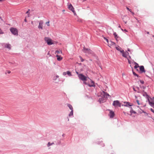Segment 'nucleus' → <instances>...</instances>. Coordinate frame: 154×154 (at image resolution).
<instances>
[{"instance_id":"obj_18","label":"nucleus","mask_w":154,"mask_h":154,"mask_svg":"<svg viewBox=\"0 0 154 154\" xmlns=\"http://www.w3.org/2000/svg\"><path fill=\"white\" fill-rule=\"evenodd\" d=\"M108 45L109 47H110L111 46H112L115 44V43L112 42H110L109 43V42L108 43Z\"/></svg>"},{"instance_id":"obj_2","label":"nucleus","mask_w":154,"mask_h":154,"mask_svg":"<svg viewBox=\"0 0 154 154\" xmlns=\"http://www.w3.org/2000/svg\"><path fill=\"white\" fill-rule=\"evenodd\" d=\"M79 79L84 82V83L87 80V79H89V77L85 76L82 74H80L79 75Z\"/></svg>"},{"instance_id":"obj_10","label":"nucleus","mask_w":154,"mask_h":154,"mask_svg":"<svg viewBox=\"0 0 154 154\" xmlns=\"http://www.w3.org/2000/svg\"><path fill=\"white\" fill-rule=\"evenodd\" d=\"M124 104H122V105L123 106H127L128 107H129V106H132V104H131L129 102H124Z\"/></svg>"},{"instance_id":"obj_45","label":"nucleus","mask_w":154,"mask_h":154,"mask_svg":"<svg viewBox=\"0 0 154 154\" xmlns=\"http://www.w3.org/2000/svg\"><path fill=\"white\" fill-rule=\"evenodd\" d=\"M128 63H129V64H131V61H130V60H128Z\"/></svg>"},{"instance_id":"obj_31","label":"nucleus","mask_w":154,"mask_h":154,"mask_svg":"<svg viewBox=\"0 0 154 154\" xmlns=\"http://www.w3.org/2000/svg\"><path fill=\"white\" fill-rule=\"evenodd\" d=\"M4 33L2 31V30L0 29V35Z\"/></svg>"},{"instance_id":"obj_37","label":"nucleus","mask_w":154,"mask_h":154,"mask_svg":"<svg viewBox=\"0 0 154 154\" xmlns=\"http://www.w3.org/2000/svg\"><path fill=\"white\" fill-rule=\"evenodd\" d=\"M140 82L142 84H143L144 83V81H143L140 80Z\"/></svg>"},{"instance_id":"obj_44","label":"nucleus","mask_w":154,"mask_h":154,"mask_svg":"<svg viewBox=\"0 0 154 154\" xmlns=\"http://www.w3.org/2000/svg\"><path fill=\"white\" fill-rule=\"evenodd\" d=\"M24 21L26 22H27V20L26 18H25V20H24Z\"/></svg>"},{"instance_id":"obj_36","label":"nucleus","mask_w":154,"mask_h":154,"mask_svg":"<svg viewBox=\"0 0 154 154\" xmlns=\"http://www.w3.org/2000/svg\"><path fill=\"white\" fill-rule=\"evenodd\" d=\"M130 112L131 113V114L132 112L134 113H135V112L134 111H133V110H131Z\"/></svg>"},{"instance_id":"obj_16","label":"nucleus","mask_w":154,"mask_h":154,"mask_svg":"<svg viewBox=\"0 0 154 154\" xmlns=\"http://www.w3.org/2000/svg\"><path fill=\"white\" fill-rule=\"evenodd\" d=\"M56 56L57 57V60L58 61H60L63 59V57H62L58 55H57Z\"/></svg>"},{"instance_id":"obj_24","label":"nucleus","mask_w":154,"mask_h":154,"mask_svg":"<svg viewBox=\"0 0 154 154\" xmlns=\"http://www.w3.org/2000/svg\"><path fill=\"white\" fill-rule=\"evenodd\" d=\"M67 74L69 76H72V74L71 73V72L68 71L67 72Z\"/></svg>"},{"instance_id":"obj_13","label":"nucleus","mask_w":154,"mask_h":154,"mask_svg":"<svg viewBox=\"0 0 154 154\" xmlns=\"http://www.w3.org/2000/svg\"><path fill=\"white\" fill-rule=\"evenodd\" d=\"M43 21L42 20H41L39 22V25L38 26V28L39 29H43Z\"/></svg>"},{"instance_id":"obj_38","label":"nucleus","mask_w":154,"mask_h":154,"mask_svg":"<svg viewBox=\"0 0 154 154\" xmlns=\"http://www.w3.org/2000/svg\"><path fill=\"white\" fill-rule=\"evenodd\" d=\"M150 110L151 111H152V112H153L154 113V110L152 109H151Z\"/></svg>"},{"instance_id":"obj_50","label":"nucleus","mask_w":154,"mask_h":154,"mask_svg":"<svg viewBox=\"0 0 154 154\" xmlns=\"http://www.w3.org/2000/svg\"><path fill=\"white\" fill-rule=\"evenodd\" d=\"M135 98L136 99H137V97L136 96H135Z\"/></svg>"},{"instance_id":"obj_51","label":"nucleus","mask_w":154,"mask_h":154,"mask_svg":"<svg viewBox=\"0 0 154 154\" xmlns=\"http://www.w3.org/2000/svg\"><path fill=\"white\" fill-rule=\"evenodd\" d=\"M128 51H130V50L129 49H128Z\"/></svg>"},{"instance_id":"obj_43","label":"nucleus","mask_w":154,"mask_h":154,"mask_svg":"<svg viewBox=\"0 0 154 154\" xmlns=\"http://www.w3.org/2000/svg\"><path fill=\"white\" fill-rule=\"evenodd\" d=\"M133 89L134 90V91H137V90L135 89V88H133Z\"/></svg>"},{"instance_id":"obj_21","label":"nucleus","mask_w":154,"mask_h":154,"mask_svg":"<svg viewBox=\"0 0 154 154\" xmlns=\"http://www.w3.org/2000/svg\"><path fill=\"white\" fill-rule=\"evenodd\" d=\"M55 53H57L58 54H59L60 53L61 54H62V51L61 50H57V51H56Z\"/></svg>"},{"instance_id":"obj_9","label":"nucleus","mask_w":154,"mask_h":154,"mask_svg":"<svg viewBox=\"0 0 154 154\" xmlns=\"http://www.w3.org/2000/svg\"><path fill=\"white\" fill-rule=\"evenodd\" d=\"M90 83H88L86 82H85V84L86 85H88L90 87H94L95 86L94 84V82L91 80V79H90Z\"/></svg>"},{"instance_id":"obj_52","label":"nucleus","mask_w":154,"mask_h":154,"mask_svg":"<svg viewBox=\"0 0 154 154\" xmlns=\"http://www.w3.org/2000/svg\"><path fill=\"white\" fill-rule=\"evenodd\" d=\"M147 33L148 34H149V32H147Z\"/></svg>"},{"instance_id":"obj_29","label":"nucleus","mask_w":154,"mask_h":154,"mask_svg":"<svg viewBox=\"0 0 154 154\" xmlns=\"http://www.w3.org/2000/svg\"><path fill=\"white\" fill-rule=\"evenodd\" d=\"M54 144L53 143H51L50 142H48V147L50 146L51 145H52V144Z\"/></svg>"},{"instance_id":"obj_25","label":"nucleus","mask_w":154,"mask_h":154,"mask_svg":"<svg viewBox=\"0 0 154 154\" xmlns=\"http://www.w3.org/2000/svg\"><path fill=\"white\" fill-rule=\"evenodd\" d=\"M73 115V110H71V112H70V113L69 114V116H72Z\"/></svg>"},{"instance_id":"obj_30","label":"nucleus","mask_w":154,"mask_h":154,"mask_svg":"<svg viewBox=\"0 0 154 154\" xmlns=\"http://www.w3.org/2000/svg\"><path fill=\"white\" fill-rule=\"evenodd\" d=\"M79 57L80 59V60L81 62H82L84 61V59H83L81 56H79Z\"/></svg>"},{"instance_id":"obj_12","label":"nucleus","mask_w":154,"mask_h":154,"mask_svg":"<svg viewBox=\"0 0 154 154\" xmlns=\"http://www.w3.org/2000/svg\"><path fill=\"white\" fill-rule=\"evenodd\" d=\"M109 116L110 118H112L114 116L115 114L114 112L111 110H109Z\"/></svg>"},{"instance_id":"obj_35","label":"nucleus","mask_w":154,"mask_h":154,"mask_svg":"<svg viewBox=\"0 0 154 154\" xmlns=\"http://www.w3.org/2000/svg\"><path fill=\"white\" fill-rule=\"evenodd\" d=\"M67 74V72H64L63 73V75H66Z\"/></svg>"},{"instance_id":"obj_49","label":"nucleus","mask_w":154,"mask_h":154,"mask_svg":"<svg viewBox=\"0 0 154 154\" xmlns=\"http://www.w3.org/2000/svg\"><path fill=\"white\" fill-rule=\"evenodd\" d=\"M123 112L125 114V115H126V113L125 112Z\"/></svg>"},{"instance_id":"obj_28","label":"nucleus","mask_w":154,"mask_h":154,"mask_svg":"<svg viewBox=\"0 0 154 154\" xmlns=\"http://www.w3.org/2000/svg\"><path fill=\"white\" fill-rule=\"evenodd\" d=\"M47 55H48V56H47V57H51V54L50 53V51H49L48 52V53H47Z\"/></svg>"},{"instance_id":"obj_33","label":"nucleus","mask_w":154,"mask_h":154,"mask_svg":"<svg viewBox=\"0 0 154 154\" xmlns=\"http://www.w3.org/2000/svg\"><path fill=\"white\" fill-rule=\"evenodd\" d=\"M104 39H105L106 40V41L108 43H109L108 40L105 37H104Z\"/></svg>"},{"instance_id":"obj_32","label":"nucleus","mask_w":154,"mask_h":154,"mask_svg":"<svg viewBox=\"0 0 154 154\" xmlns=\"http://www.w3.org/2000/svg\"><path fill=\"white\" fill-rule=\"evenodd\" d=\"M46 24L48 26H50V24H49V21H48L47 22H46Z\"/></svg>"},{"instance_id":"obj_56","label":"nucleus","mask_w":154,"mask_h":154,"mask_svg":"<svg viewBox=\"0 0 154 154\" xmlns=\"http://www.w3.org/2000/svg\"><path fill=\"white\" fill-rule=\"evenodd\" d=\"M125 23H127V22L126 21Z\"/></svg>"},{"instance_id":"obj_42","label":"nucleus","mask_w":154,"mask_h":154,"mask_svg":"<svg viewBox=\"0 0 154 154\" xmlns=\"http://www.w3.org/2000/svg\"><path fill=\"white\" fill-rule=\"evenodd\" d=\"M134 64H135V65H138V64L135 62H134Z\"/></svg>"},{"instance_id":"obj_4","label":"nucleus","mask_w":154,"mask_h":154,"mask_svg":"<svg viewBox=\"0 0 154 154\" xmlns=\"http://www.w3.org/2000/svg\"><path fill=\"white\" fill-rule=\"evenodd\" d=\"M10 31L14 35H17L18 32L17 29L14 27H11L10 29Z\"/></svg>"},{"instance_id":"obj_27","label":"nucleus","mask_w":154,"mask_h":154,"mask_svg":"<svg viewBox=\"0 0 154 154\" xmlns=\"http://www.w3.org/2000/svg\"><path fill=\"white\" fill-rule=\"evenodd\" d=\"M140 66H139V65H135L134 66V68L135 69H137V70L138 71V69H137V68H138V67H139Z\"/></svg>"},{"instance_id":"obj_23","label":"nucleus","mask_w":154,"mask_h":154,"mask_svg":"<svg viewBox=\"0 0 154 154\" xmlns=\"http://www.w3.org/2000/svg\"><path fill=\"white\" fill-rule=\"evenodd\" d=\"M67 106H68V107L71 110H73V107L72 106L70 105V104H67Z\"/></svg>"},{"instance_id":"obj_6","label":"nucleus","mask_w":154,"mask_h":154,"mask_svg":"<svg viewBox=\"0 0 154 154\" xmlns=\"http://www.w3.org/2000/svg\"><path fill=\"white\" fill-rule=\"evenodd\" d=\"M83 51L84 53L88 54H93V51L90 49L86 48H84L83 50Z\"/></svg>"},{"instance_id":"obj_1","label":"nucleus","mask_w":154,"mask_h":154,"mask_svg":"<svg viewBox=\"0 0 154 154\" xmlns=\"http://www.w3.org/2000/svg\"><path fill=\"white\" fill-rule=\"evenodd\" d=\"M109 94L105 92L104 91H102L100 93V94L99 98V101L100 103H103L105 101L106 99L107 98V96H109Z\"/></svg>"},{"instance_id":"obj_11","label":"nucleus","mask_w":154,"mask_h":154,"mask_svg":"<svg viewBox=\"0 0 154 154\" xmlns=\"http://www.w3.org/2000/svg\"><path fill=\"white\" fill-rule=\"evenodd\" d=\"M136 102L138 105H139L141 106H144L143 104V103L142 102V100L141 99L139 100L138 99L136 100Z\"/></svg>"},{"instance_id":"obj_20","label":"nucleus","mask_w":154,"mask_h":154,"mask_svg":"<svg viewBox=\"0 0 154 154\" xmlns=\"http://www.w3.org/2000/svg\"><path fill=\"white\" fill-rule=\"evenodd\" d=\"M5 47L7 48H9V49H11V45L9 44H6L5 45Z\"/></svg>"},{"instance_id":"obj_14","label":"nucleus","mask_w":154,"mask_h":154,"mask_svg":"<svg viewBox=\"0 0 154 154\" xmlns=\"http://www.w3.org/2000/svg\"><path fill=\"white\" fill-rule=\"evenodd\" d=\"M140 70L141 73L145 72L144 67L143 66H140Z\"/></svg>"},{"instance_id":"obj_48","label":"nucleus","mask_w":154,"mask_h":154,"mask_svg":"<svg viewBox=\"0 0 154 154\" xmlns=\"http://www.w3.org/2000/svg\"><path fill=\"white\" fill-rule=\"evenodd\" d=\"M59 77V76H58V75H56V78H58Z\"/></svg>"},{"instance_id":"obj_3","label":"nucleus","mask_w":154,"mask_h":154,"mask_svg":"<svg viewBox=\"0 0 154 154\" xmlns=\"http://www.w3.org/2000/svg\"><path fill=\"white\" fill-rule=\"evenodd\" d=\"M45 41L47 43L48 45H51L54 44L52 40L50 38L45 37L44 38Z\"/></svg>"},{"instance_id":"obj_39","label":"nucleus","mask_w":154,"mask_h":154,"mask_svg":"<svg viewBox=\"0 0 154 154\" xmlns=\"http://www.w3.org/2000/svg\"><path fill=\"white\" fill-rule=\"evenodd\" d=\"M76 72V74L78 75V76L79 77V75L80 74H79V73L77 72Z\"/></svg>"},{"instance_id":"obj_15","label":"nucleus","mask_w":154,"mask_h":154,"mask_svg":"<svg viewBox=\"0 0 154 154\" xmlns=\"http://www.w3.org/2000/svg\"><path fill=\"white\" fill-rule=\"evenodd\" d=\"M142 93L143 95V96L145 97L147 99L149 97V96L147 94L146 92H144L143 91Z\"/></svg>"},{"instance_id":"obj_8","label":"nucleus","mask_w":154,"mask_h":154,"mask_svg":"<svg viewBox=\"0 0 154 154\" xmlns=\"http://www.w3.org/2000/svg\"><path fill=\"white\" fill-rule=\"evenodd\" d=\"M112 105L115 106H118L119 107H121V104L118 100L114 101Z\"/></svg>"},{"instance_id":"obj_53","label":"nucleus","mask_w":154,"mask_h":154,"mask_svg":"<svg viewBox=\"0 0 154 154\" xmlns=\"http://www.w3.org/2000/svg\"><path fill=\"white\" fill-rule=\"evenodd\" d=\"M119 27H120V28L121 27V26H119Z\"/></svg>"},{"instance_id":"obj_41","label":"nucleus","mask_w":154,"mask_h":154,"mask_svg":"<svg viewBox=\"0 0 154 154\" xmlns=\"http://www.w3.org/2000/svg\"><path fill=\"white\" fill-rule=\"evenodd\" d=\"M29 10H28V11H27L26 12V14H29Z\"/></svg>"},{"instance_id":"obj_47","label":"nucleus","mask_w":154,"mask_h":154,"mask_svg":"<svg viewBox=\"0 0 154 154\" xmlns=\"http://www.w3.org/2000/svg\"><path fill=\"white\" fill-rule=\"evenodd\" d=\"M124 31L125 32H128L127 30H126V29H124Z\"/></svg>"},{"instance_id":"obj_46","label":"nucleus","mask_w":154,"mask_h":154,"mask_svg":"<svg viewBox=\"0 0 154 154\" xmlns=\"http://www.w3.org/2000/svg\"><path fill=\"white\" fill-rule=\"evenodd\" d=\"M132 14L133 15H134V13L133 12H132L131 11V12Z\"/></svg>"},{"instance_id":"obj_19","label":"nucleus","mask_w":154,"mask_h":154,"mask_svg":"<svg viewBox=\"0 0 154 154\" xmlns=\"http://www.w3.org/2000/svg\"><path fill=\"white\" fill-rule=\"evenodd\" d=\"M116 50H117L118 51H119L120 52H121V51H122L123 50H122V48H121L119 47V46L116 47Z\"/></svg>"},{"instance_id":"obj_34","label":"nucleus","mask_w":154,"mask_h":154,"mask_svg":"<svg viewBox=\"0 0 154 154\" xmlns=\"http://www.w3.org/2000/svg\"><path fill=\"white\" fill-rule=\"evenodd\" d=\"M129 11H130V12H131V9H129L127 7L126 8Z\"/></svg>"},{"instance_id":"obj_57","label":"nucleus","mask_w":154,"mask_h":154,"mask_svg":"<svg viewBox=\"0 0 154 154\" xmlns=\"http://www.w3.org/2000/svg\"><path fill=\"white\" fill-rule=\"evenodd\" d=\"M33 22H32V23Z\"/></svg>"},{"instance_id":"obj_40","label":"nucleus","mask_w":154,"mask_h":154,"mask_svg":"<svg viewBox=\"0 0 154 154\" xmlns=\"http://www.w3.org/2000/svg\"><path fill=\"white\" fill-rule=\"evenodd\" d=\"M7 72L8 74H9V73H10L11 72L10 71H9H9H7Z\"/></svg>"},{"instance_id":"obj_7","label":"nucleus","mask_w":154,"mask_h":154,"mask_svg":"<svg viewBox=\"0 0 154 154\" xmlns=\"http://www.w3.org/2000/svg\"><path fill=\"white\" fill-rule=\"evenodd\" d=\"M68 9L72 11L74 14H76L74 10V8L70 3H68Z\"/></svg>"},{"instance_id":"obj_17","label":"nucleus","mask_w":154,"mask_h":154,"mask_svg":"<svg viewBox=\"0 0 154 154\" xmlns=\"http://www.w3.org/2000/svg\"><path fill=\"white\" fill-rule=\"evenodd\" d=\"M121 53H122L123 57H127L126 53L124 52V50H122V51H121Z\"/></svg>"},{"instance_id":"obj_5","label":"nucleus","mask_w":154,"mask_h":154,"mask_svg":"<svg viewBox=\"0 0 154 154\" xmlns=\"http://www.w3.org/2000/svg\"><path fill=\"white\" fill-rule=\"evenodd\" d=\"M149 104L154 108V98H151L149 97L147 98Z\"/></svg>"},{"instance_id":"obj_26","label":"nucleus","mask_w":154,"mask_h":154,"mask_svg":"<svg viewBox=\"0 0 154 154\" xmlns=\"http://www.w3.org/2000/svg\"><path fill=\"white\" fill-rule=\"evenodd\" d=\"M132 71H133V75H135L137 77H138V75L136 74L133 71V69L132 68Z\"/></svg>"},{"instance_id":"obj_22","label":"nucleus","mask_w":154,"mask_h":154,"mask_svg":"<svg viewBox=\"0 0 154 154\" xmlns=\"http://www.w3.org/2000/svg\"><path fill=\"white\" fill-rule=\"evenodd\" d=\"M113 35L114 36L115 38L116 39V40H117V38H118V36H117L116 33L115 32L114 33Z\"/></svg>"},{"instance_id":"obj_54","label":"nucleus","mask_w":154,"mask_h":154,"mask_svg":"<svg viewBox=\"0 0 154 154\" xmlns=\"http://www.w3.org/2000/svg\"><path fill=\"white\" fill-rule=\"evenodd\" d=\"M137 92H138V93H140V91H137Z\"/></svg>"},{"instance_id":"obj_55","label":"nucleus","mask_w":154,"mask_h":154,"mask_svg":"<svg viewBox=\"0 0 154 154\" xmlns=\"http://www.w3.org/2000/svg\"><path fill=\"white\" fill-rule=\"evenodd\" d=\"M121 30H122V31H123V30L122 29H121Z\"/></svg>"}]
</instances>
